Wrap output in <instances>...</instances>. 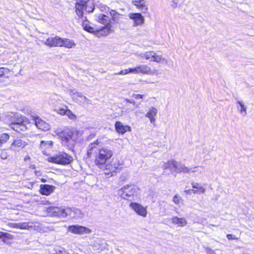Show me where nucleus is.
<instances>
[{"label": "nucleus", "mask_w": 254, "mask_h": 254, "mask_svg": "<svg viewBox=\"0 0 254 254\" xmlns=\"http://www.w3.org/2000/svg\"><path fill=\"white\" fill-rule=\"evenodd\" d=\"M100 141L98 139L90 143L86 151L87 157L93 159L94 164L99 168L105 166L104 173L108 177L113 176L116 174L117 170L121 166L119 162L112 159L107 164L108 160L113 156V151L108 147H99Z\"/></svg>", "instance_id": "f257e3e1"}, {"label": "nucleus", "mask_w": 254, "mask_h": 254, "mask_svg": "<svg viewBox=\"0 0 254 254\" xmlns=\"http://www.w3.org/2000/svg\"><path fill=\"white\" fill-rule=\"evenodd\" d=\"M8 126L18 133L25 135L30 130L32 124L27 118L20 115L17 116Z\"/></svg>", "instance_id": "f03ea898"}, {"label": "nucleus", "mask_w": 254, "mask_h": 254, "mask_svg": "<svg viewBox=\"0 0 254 254\" xmlns=\"http://www.w3.org/2000/svg\"><path fill=\"white\" fill-rule=\"evenodd\" d=\"M47 211L53 212L54 216L65 217L67 215L68 212H72L73 217L76 218H81L84 216L85 211L84 209H80L78 207H66V209L61 210L60 207H48Z\"/></svg>", "instance_id": "7ed1b4c3"}, {"label": "nucleus", "mask_w": 254, "mask_h": 254, "mask_svg": "<svg viewBox=\"0 0 254 254\" xmlns=\"http://www.w3.org/2000/svg\"><path fill=\"white\" fill-rule=\"evenodd\" d=\"M83 29L93 34L98 37H106L113 32L112 25L111 23L106 24L102 27H92L85 23H83Z\"/></svg>", "instance_id": "20e7f679"}, {"label": "nucleus", "mask_w": 254, "mask_h": 254, "mask_svg": "<svg viewBox=\"0 0 254 254\" xmlns=\"http://www.w3.org/2000/svg\"><path fill=\"white\" fill-rule=\"evenodd\" d=\"M47 160L49 163L66 166L72 162L73 158L71 155L66 153L60 152L53 156L49 157Z\"/></svg>", "instance_id": "39448f33"}, {"label": "nucleus", "mask_w": 254, "mask_h": 254, "mask_svg": "<svg viewBox=\"0 0 254 254\" xmlns=\"http://www.w3.org/2000/svg\"><path fill=\"white\" fill-rule=\"evenodd\" d=\"M56 134L62 142L66 143L74 140L77 135V132L72 128L65 127L62 130L57 131Z\"/></svg>", "instance_id": "423d86ee"}, {"label": "nucleus", "mask_w": 254, "mask_h": 254, "mask_svg": "<svg viewBox=\"0 0 254 254\" xmlns=\"http://www.w3.org/2000/svg\"><path fill=\"white\" fill-rule=\"evenodd\" d=\"M138 188L133 184H128L124 186L119 190L120 195L124 198L133 197L136 195Z\"/></svg>", "instance_id": "0eeeda50"}, {"label": "nucleus", "mask_w": 254, "mask_h": 254, "mask_svg": "<svg viewBox=\"0 0 254 254\" xmlns=\"http://www.w3.org/2000/svg\"><path fill=\"white\" fill-rule=\"evenodd\" d=\"M28 144L27 140L17 138L14 139L11 143L9 148L10 149L14 151H19L22 149L24 148Z\"/></svg>", "instance_id": "6e6552de"}, {"label": "nucleus", "mask_w": 254, "mask_h": 254, "mask_svg": "<svg viewBox=\"0 0 254 254\" xmlns=\"http://www.w3.org/2000/svg\"><path fill=\"white\" fill-rule=\"evenodd\" d=\"M68 230L73 234L79 235L89 234L92 231L91 229L87 227L78 225L69 226Z\"/></svg>", "instance_id": "1a4fd4ad"}, {"label": "nucleus", "mask_w": 254, "mask_h": 254, "mask_svg": "<svg viewBox=\"0 0 254 254\" xmlns=\"http://www.w3.org/2000/svg\"><path fill=\"white\" fill-rule=\"evenodd\" d=\"M143 57L146 60H150L158 63L164 60L161 56L156 55L155 52L152 51L145 52L144 54Z\"/></svg>", "instance_id": "9d476101"}, {"label": "nucleus", "mask_w": 254, "mask_h": 254, "mask_svg": "<svg viewBox=\"0 0 254 254\" xmlns=\"http://www.w3.org/2000/svg\"><path fill=\"white\" fill-rule=\"evenodd\" d=\"M33 120L35 122V126L39 129L45 131L50 129V126L49 124L41 119L39 117H33Z\"/></svg>", "instance_id": "9b49d317"}, {"label": "nucleus", "mask_w": 254, "mask_h": 254, "mask_svg": "<svg viewBox=\"0 0 254 254\" xmlns=\"http://www.w3.org/2000/svg\"><path fill=\"white\" fill-rule=\"evenodd\" d=\"M8 225L11 228L20 229L22 230H29L33 226V223L28 222H19V223H9Z\"/></svg>", "instance_id": "f8f14e48"}, {"label": "nucleus", "mask_w": 254, "mask_h": 254, "mask_svg": "<svg viewBox=\"0 0 254 254\" xmlns=\"http://www.w3.org/2000/svg\"><path fill=\"white\" fill-rule=\"evenodd\" d=\"M116 131L121 134H124L127 131H131V127L128 125H124L121 122L116 121L115 123Z\"/></svg>", "instance_id": "ddd939ff"}, {"label": "nucleus", "mask_w": 254, "mask_h": 254, "mask_svg": "<svg viewBox=\"0 0 254 254\" xmlns=\"http://www.w3.org/2000/svg\"><path fill=\"white\" fill-rule=\"evenodd\" d=\"M61 37L56 36L48 38L44 42V44L50 47H57L60 46Z\"/></svg>", "instance_id": "4468645a"}, {"label": "nucleus", "mask_w": 254, "mask_h": 254, "mask_svg": "<svg viewBox=\"0 0 254 254\" xmlns=\"http://www.w3.org/2000/svg\"><path fill=\"white\" fill-rule=\"evenodd\" d=\"M56 187L53 185L41 184L40 186L39 192L42 195H49L54 192Z\"/></svg>", "instance_id": "2eb2a0df"}, {"label": "nucleus", "mask_w": 254, "mask_h": 254, "mask_svg": "<svg viewBox=\"0 0 254 254\" xmlns=\"http://www.w3.org/2000/svg\"><path fill=\"white\" fill-rule=\"evenodd\" d=\"M128 16L133 21L135 26L141 25L144 23V18L140 13H130Z\"/></svg>", "instance_id": "dca6fc26"}, {"label": "nucleus", "mask_w": 254, "mask_h": 254, "mask_svg": "<svg viewBox=\"0 0 254 254\" xmlns=\"http://www.w3.org/2000/svg\"><path fill=\"white\" fill-rule=\"evenodd\" d=\"M138 74H152L157 72V70L153 71L146 64L139 65L136 66Z\"/></svg>", "instance_id": "f3484780"}, {"label": "nucleus", "mask_w": 254, "mask_h": 254, "mask_svg": "<svg viewBox=\"0 0 254 254\" xmlns=\"http://www.w3.org/2000/svg\"><path fill=\"white\" fill-rule=\"evenodd\" d=\"M82 4L84 5V10L88 13L93 11L95 8L94 0H81Z\"/></svg>", "instance_id": "a211bd4d"}, {"label": "nucleus", "mask_w": 254, "mask_h": 254, "mask_svg": "<svg viewBox=\"0 0 254 254\" xmlns=\"http://www.w3.org/2000/svg\"><path fill=\"white\" fill-rule=\"evenodd\" d=\"M53 146V142L51 140L41 141L40 144V148L42 150L44 154H47V151L51 149Z\"/></svg>", "instance_id": "6ab92c4d"}, {"label": "nucleus", "mask_w": 254, "mask_h": 254, "mask_svg": "<svg viewBox=\"0 0 254 254\" xmlns=\"http://www.w3.org/2000/svg\"><path fill=\"white\" fill-rule=\"evenodd\" d=\"M132 4L137 8L146 12L148 10L147 5L144 0H134L132 1Z\"/></svg>", "instance_id": "aec40b11"}, {"label": "nucleus", "mask_w": 254, "mask_h": 254, "mask_svg": "<svg viewBox=\"0 0 254 254\" xmlns=\"http://www.w3.org/2000/svg\"><path fill=\"white\" fill-rule=\"evenodd\" d=\"M60 47H64L67 49H70L75 46V43L74 41L68 38L61 39Z\"/></svg>", "instance_id": "412c9836"}, {"label": "nucleus", "mask_w": 254, "mask_h": 254, "mask_svg": "<svg viewBox=\"0 0 254 254\" xmlns=\"http://www.w3.org/2000/svg\"><path fill=\"white\" fill-rule=\"evenodd\" d=\"M82 2L81 0H80L75 3V11L79 18L83 17V11L84 10V5L82 4Z\"/></svg>", "instance_id": "4be33fe9"}, {"label": "nucleus", "mask_w": 254, "mask_h": 254, "mask_svg": "<svg viewBox=\"0 0 254 254\" xmlns=\"http://www.w3.org/2000/svg\"><path fill=\"white\" fill-rule=\"evenodd\" d=\"M11 75L9 69L5 67H0V81L8 78Z\"/></svg>", "instance_id": "5701e85b"}, {"label": "nucleus", "mask_w": 254, "mask_h": 254, "mask_svg": "<svg viewBox=\"0 0 254 254\" xmlns=\"http://www.w3.org/2000/svg\"><path fill=\"white\" fill-rule=\"evenodd\" d=\"M171 220L172 223L177 225L178 227H184L187 224L186 220L184 218L173 217L172 218Z\"/></svg>", "instance_id": "b1692460"}, {"label": "nucleus", "mask_w": 254, "mask_h": 254, "mask_svg": "<svg viewBox=\"0 0 254 254\" xmlns=\"http://www.w3.org/2000/svg\"><path fill=\"white\" fill-rule=\"evenodd\" d=\"M157 113V110L154 107H151L146 114L145 116L148 118L151 123H153L155 121V117Z\"/></svg>", "instance_id": "393cba45"}, {"label": "nucleus", "mask_w": 254, "mask_h": 254, "mask_svg": "<svg viewBox=\"0 0 254 254\" xmlns=\"http://www.w3.org/2000/svg\"><path fill=\"white\" fill-rule=\"evenodd\" d=\"M97 21L102 24H104V25L109 23L112 24L109 17L104 14L101 13L98 16Z\"/></svg>", "instance_id": "a878e982"}, {"label": "nucleus", "mask_w": 254, "mask_h": 254, "mask_svg": "<svg viewBox=\"0 0 254 254\" xmlns=\"http://www.w3.org/2000/svg\"><path fill=\"white\" fill-rule=\"evenodd\" d=\"M192 187L194 189L193 193H203L205 192V189L197 183L192 182L191 183Z\"/></svg>", "instance_id": "bb28decb"}, {"label": "nucleus", "mask_w": 254, "mask_h": 254, "mask_svg": "<svg viewBox=\"0 0 254 254\" xmlns=\"http://www.w3.org/2000/svg\"><path fill=\"white\" fill-rule=\"evenodd\" d=\"M71 98L73 101L75 102H80L81 100H86L85 96L82 95L79 92H74L71 95Z\"/></svg>", "instance_id": "cd10ccee"}, {"label": "nucleus", "mask_w": 254, "mask_h": 254, "mask_svg": "<svg viewBox=\"0 0 254 254\" xmlns=\"http://www.w3.org/2000/svg\"><path fill=\"white\" fill-rule=\"evenodd\" d=\"M132 208L137 214L143 217H145L146 216V207H132Z\"/></svg>", "instance_id": "c85d7f7f"}, {"label": "nucleus", "mask_w": 254, "mask_h": 254, "mask_svg": "<svg viewBox=\"0 0 254 254\" xmlns=\"http://www.w3.org/2000/svg\"><path fill=\"white\" fill-rule=\"evenodd\" d=\"M10 136L7 133H2L0 135V146L6 143L9 139Z\"/></svg>", "instance_id": "c756f323"}, {"label": "nucleus", "mask_w": 254, "mask_h": 254, "mask_svg": "<svg viewBox=\"0 0 254 254\" xmlns=\"http://www.w3.org/2000/svg\"><path fill=\"white\" fill-rule=\"evenodd\" d=\"M173 201L176 205L179 206L184 204V200L178 194L174 196Z\"/></svg>", "instance_id": "7c9ffc66"}, {"label": "nucleus", "mask_w": 254, "mask_h": 254, "mask_svg": "<svg viewBox=\"0 0 254 254\" xmlns=\"http://www.w3.org/2000/svg\"><path fill=\"white\" fill-rule=\"evenodd\" d=\"M65 115L71 120L75 121L77 119V116L69 109H68Z\"/></svg>", "instance_id": "2f4dec72"}, {"label": "nucleus", "mask_w": 254, "mask_h": 254, "mask_svg": "<svg viewBox=\"0 0 254 254\" xmlns=\"http://www.w3.org/2000/svg\"><path fill=\"white\" fill-rule=\"evenodd\" d=\"M8 154L7 153V150L5 149H2L0 152V158L1 159L5 160L8 157Z\"/></svg>", "instance_id": "473e14b6"}, {"label": "nucleus", "mask_w": 254, "mask_h": 254, "mask_svg": "<svg viewBox=\"0 0 254 254\" xmlns=\"http://www.w3.org/2000/svg\"><path fill=\"white\" fill-rule=\"evenodd\" d=\"M0 238H7V240H11L13 239V236L9 233L0 232Z\"/></svg>", "instance_id": "72a5a7b5"}, {"label": "nucleus", "mask_w": 254, "mask_h": 254, "mask_svg": "<svg viewBox=\"0 0 254 254\" xmlns=\"http://www.w3.org/2000/svg\"><path fill=\"white\" fill-rule=\"evenodd\" d=\"M67 110H68V108L66 106H65V108H58L56 110V112L58 114H59L61 116H64V115H65Z\"/></svg>", "instance_id": "f704fd0d"}, {"label": "nucleus", "mask_w": 254, "mask_h": 254, "mask_svg": "<svg viewBox=\"0 0 254 254\" xmlns=\"http://www.w3.org/2000/svg\"><path fill=\"white\" fill-rule=\"evenodd\" d=\"M132 97L136 100H138L139 99H142L144 97V95L139 94H133Z\"/></svg>", "instance_id": "c9c22d12"}, {"label": "nucleus", "mask_w": 254, "mask_h": 254, "mask_svg": "<svg viewBox=\"0 0 254 254\" xmlns=\"http://www.w3.org/2000/svg\"><path fill=\"white\" fill-rule=\"evenodd\" d=\"M130 73L138 74L137 67L129 68Z\"/></svg>", "instance_id": "e433bc0d"}, {"label": "nucleus", "mask_w": 254, "mask_h": 254, "mask_svg": "<svg viewBox=\"0 0 254 254\" xmlns=\"http://www.w3.org/2000/svg\"><path fill=\"white\" fill-rule=\"evenodd\" d=\"M206 251L207 252V254H216L215 252L213 250L209 248H206Z\"/></svg>", "instance_id": "4c0bfd02"}, {"label": "nucleus", "mask_w": 254, "mask_h": 254, "mask_svg": "<svg viewBox=\"0 0 254 254\" xmlns=\"http://www.w3.org/2000/svg\"><path fill=\"white\" fill-rule=\"evenodd\" d=\"M227 238L228 240H234V239H237L236 238H235L234 237V235H232V234H228L227 235Z\"/></svg>", "instance_id": "58836bf2"}, {"label": "nucleus", "mask_w": 254, "mask_h": 254, "mask_svg": "<svg viewBox=\"0 0 254 254\" xmlns=\"http://www.w3.org/2000/svg\"><path fill=\"white\" fill-rule=\"evenodd\" d=\"M193 191H194V189H189V190H185V192L187 193V194H191L192 193H193Z\"/></svg>", "instance_id": "ea45409f"}, {"label": "nucleus", "mask_w": 254, "mask_h": 254, "mask_svg": "<svg viewBox=\"0 0 254 254\" xmlns=\"http://www.w3.org/2000/svg\"><path fill=\"white\" fill-rule=\"evenodd\" d=\"M130 206H141L140 204L137 203L132 202L130 204Z\"/></svg>", "instance_id": "a19ab883"}, {"label": "nucleus", "mask_w": 254, "mask_h": 254, "mask_svg": "<svg viewBox=\"0 0 254 254\" xmlns=\"http://www.w3.org/2000/svg\"><path fill=\"white\" fill-rule=\"evenodd\" d=\"M126 101L127 103H129L130 104H135V102L132 99H126Z\"/></svg>", "instance_id": "79ce46f5"}, {"label": "nucleus", "mask_w": 254, "mask_h": 254, "mask_svg": "<svg viewBox=\"0 0 254 254\" xmlns=\"http://www.w3.org/2000/svg\"><path fill=\"white\" fill-rule=\"evenodd\" d=\"M175 162L174 161H173V160L171 161L170 160V161H169L167 162V165L168 166H170L171 165H175Z\"/></svg>", "instance_id": "37998d69"}, {"label": "nucleus", "mask_w": 254, "mask_h": 254, "mask_svg": "<svg viewBox=\"0 0 254 254\" xmlns=\"http://www.w3.org/2000/svg\"><path fill=\"white\" fill-rule=\"evenodd\" d=\"M182 171L185 173H189L190 171V169L187 167H184L182 169Z\"/></svg>", "instance_id": "c03bdc74"}, {"label": "nucleus", "mask_w": 254, "mask_h": 254, "mask_svg": "<svg viewBox=\"0 0 254 254\" xmlns=\"http://www.w3.org/2000/svg\"><path fill=\"white\" fill-rule=\"evenodd\" d=\"M125 75L130 73L129 68L124 70Z\"/></svg>", "instance_id": "a18cd8bd"}, {"label": "nucleus", "mask_w": 254, "mask_h": 254, "mask_svg": "<svg viewBox=\"0 0 254 254\" xmlns=\"http://www.w3.org/2000/svg\"><path fill=\"white\" fill-rule=\"evenodd\" d=\"M115 75H125L124 70H122L118 73H115Z\"/></svg>", "instance_id": "49530a36"}, {"label": "nucleus", "mask_w": 254, "mask_h": 254, "mask_svg": "<svg viewBox=\"0 0 254 254\" xmlns=\"http://www.w3.org/2000/svg\"><path fill=\"white\" fill-rule=\"evenodd\" d=\"M239 104L241 106V111L243 110V111H245V108L244 105L240 102H239Z\"/></svg>", "instance_id": "de8ad7c7"}, {"label": "nucleus", "mask_w": 254, "mask_h": 254, "mask_svg": "<svg viewBox=\"0 0 254 254\" xmlns=\"http://www.w3.org/2000/svg\"><path fill=\"white\" fill-rule=\"evenodd\" d=\"M57 254H68L66 253L65 252H63V251H60L59 252V253H57Z\"/></svg>", "instance_id": "09e8293b"}, {"label": "nucleus", "mask_w": 254, "mask_h": 254, "mask_svg": "<svg viewBox=\"0 0 254 254\" xmlns=\"http://www.w3.org/2000/svg\"><path fill=\"white\" fill-rule=\"evenodd\" d=\"M31 159V158L29 156H26L25 158H24V160L26 161V160H30Z\"/></svg>", "instance_id": "8fccbe9b"}, {"label": "nucleus", "mask_w": 254, "mask_h": 254, "mask_svg": "<svg viewBox=\"0 0 254 254\" xmlns=\"http://www.w3.org/2000/svg\"><path fill=\"white\" fill-rule=\"evenodd\" d=\"M41 181L43 183H45L46 182V180L45 179H44V178H41Z\"/></svg>", "instance_id": "3c124183"}, {"label": "nucleus", "mask_w": 254, "mask_h": 254, "mask_svg": "<svg viewBox=\"0 0 254 254\" xmlns=\"http://www.w3.org/2000/svg\"><path fill=\"white\" fill-rule=\"evenodd\" d=\"M2 241V242H3L4 243H6V239L7 238H3V239H1Z\"/></svg>", "instance_id": "603ef678"}]
</instances>
